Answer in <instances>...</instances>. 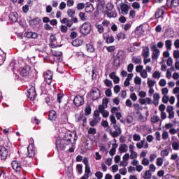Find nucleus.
I'll list each match as a JSON object with an SVG mask.
<instances>
[{"label":"nucleus","instance_id":"nucleus-16","mask_svg":"<svg viewBox=\"0 0 179 179\" xmlns=\"http://www.w3.org/2000/svg\"><path fill=\"white\" fill-rule=\"evenodd\" d=\"M165 12H166V6H162L160 8H157V11L155 12L156 19L163 17V15H164Z\"/></svg>","mask_w":179,"mask_h":179},{"label":"nucleus","instance_id":"nucleus-12","mask_svg":"<svg viewBox=\"0 0 179 179\" xmlns=\"http://www.w3.org/2000/svg\"><path fill=\"white\" fill-rule=\"evenodd\" d=\"M36 155V148H34V144L31 143L27 147V157H34Z\"/></svg>","mask_w":179,"mask_h":179},{"label":"nucleus","instance_id":"nucleus-47","mask_svg":"<svg viewBox=\"0 0 179 179\" xmlns=\"http://www.w3.org/2000/svg\"><path fill=\"white\" fill-rule=\"evenodd\" d=\"M10 66L11 68V71H16V68H17L16 62L15 60H13L10 64Z\"/></svg>","mask_w":179,"mask_h":179},{"label":"nucleus","instance_id":"nucleus-13","mask_svg":"<svg viewBox=\"0 0 179 179\" xmlns=\"http://www.w3.org/2000/svg\"><path fill=\"white\" fill-rule=\"evenodd\" d=\"M62 45L58 44L57 42V37L55 35H51L50 37V46L51 48H58V47H61Z\"/></svg>","mask_w":179,"mask_h":179},{"label":"nucleus","instance_id":"nucleus-50","mask_svg":"<svg viewBox=\"0 0 179 179\" xmlns=\"http://www.w3.org/2000/svg\"><path fill=\"white\" fill-rule=\"evenodd\" d=\"M99 152H101L102 153L107 152V148H106V145H104V144H100L99 145Z\"/></svg>","mask_w":179,"mask_h":179},{"label":"nucleus","instance_id":"nucleus-1","mask_svg":"<svg viewBox=\"0 0 179 179\" xmlns=\"http://www.w3.org/2000/svg\"><path fill=\"white\" fill-rule=\"evenodd\" d=\"M78 141V135L76 131H69L64 135L63 139L57 138L56 140V148L58 151L65 150L68 146L69 152L73 153L76 148V141Z\"/></svg>","mask_w":179,"mask_h":179},{"label":"nucleus","instance_id":"nucleus-36","mask_svg":"<svg viewBox=\"0 0 179 179\" xmlns=\"http://www.w3.org/2000/svg\"><path fill=\"white\" fill-rule=\"evenodd\" d=\"M39 57L43 58L44 59H48V54L45 51H39Z\"/></svg>","mask_w":179,"mask_h":179},{"label":"nucleus","instance_id":"nucleus-11","mask_svg":"<svg viewBox=\"0 0 179 179\" xmlns=\"http://www.w3.org/2000/svg\"><path fill=\"white\" fill-rule=\"evenodd\" d=\"M76 122H79L80 124H82V125L85 127V124L87 122V118L86 117V115L85 114L76 115Z\"/></svg>","mask_w":179,"mask_h":179},{"label":"nucleus","instance_id":"nucleus-44","mask_svg":"<svg viewBox=\"0 0 179 179\" xmlns=\"http://www.w3.org/2000/svg\"><path fill=\"white\" fill-rule=\"evenodd\" d=\"M113 64L115 66H120L121 59H120V56H117V57L115 59Z\"/></svg>","mask_w":179,"mask_h":179},{"label":"nucleus","instance_id":"nucleus-43","mask_svg":"<svg viewBox=\"0 0 179 179\" xmlns=\"http://www.w3.org/2000/svg\"><path fill=\"white\" fill-rule=\"evenodd\" d=\"M144 179H150L152 178V172L150 171H146L143 176Z\"/></svg>","mask_w":179,"mask_h":179},{"label":"nucleus","instance_id":"nucleus-41","mask_svg":"<svg viewBox=\"0 0 179 179\" xmlns=\"http://www.w3.org/2000/svg\"><path fill=\"white\" fill-rule=\"evenodd\" d=\"M148 87H154L155 85H156V81L155 80H150V78H148Z\"/></svg>","mask_w":179,"mask_h":179},{"label":"nucleus","instance_id":"nucleus-31","mask_svg":"<svg viewBox=\"0 0 179 179\" xmlns=\"http://www.w3.org/2000/svg\"><path fill=\"white\" fill-rule=\"evenodd\" d=\"M72 45L73 47H80V45H83V40L76 39V40L73 41Z\"/></svg>","mask_w":179,"mask_h":179},{"label":"nucleus","instance_id":"nucleus-64","mask_svg":"<svg viewBox=\"0 0 179 179\" xmlns=\"http://www.w3.org/2000/svg\"><path fill=\"white\" fill-rule=\"evenodd\" d=\"M173 58L176 59H178L179 58V50H174L173 51Z\"/></svg>","mask_w":179,"mask_h":179},{"label":"nucleus","instance_id":"nucleus-55","mask_svg":"<svg viewBox=\"0 0 179 179\" xmlns=\"http://www.w3.org/2000/svg\"><path fill=\"white\" fill-rule=\"evenodd\" d=\"M77 172L78 174H82V173H83V166L82 164L77 165Z\"/></svg>","mask_w":179,"mask_h":179},{"label":"nucleus","instance_id":"nucleus-34","mask_svg":"<svg viewBox=\"0 0 179 179\" xmlns=\"http://www.w3.org/2000/svg\"><path fill=\"white\" fill-rule=\"evenodd\" d=\"M173 45V43L171 40H166L165 41V47L167 50V51H171V47Z\"/></svg>","mask_w":179,"mask_h":179},{"label":"nucleus","instance_id":"nucleus-53","mask_svg":"<svg viewBox=\"0 0 179 179\" xmlns=\"http://www.w3.org/2000/svg\"><path fill=\"white\" fill-rule=\"evenodd\" d=\"M95 27L97 29L99 33H103L104 31V27L101 24H96Z\"/></svg>","mask_w":179,"mask_h":179},{"label":"nucleus","instance_id":"nucleus-59","mask_svg":"<svg viewBox=\"0 0 179 179\" xmlns=\"http://www.w3.org/2000/svg\"><path fill=\"white\" fill-rule=\"evenodd\" d=\"M131 26H132V24L130 22H128L126 24L122 26V29H124V30H125V31H127V30H129V29H131Z\"/></svg>","mask_w":179,"mask_h":179},{"label":"nucleus","instance_id":"nucleus-28","mask_svg":"<svg viewBox=\"0 0 179 179\" xmlns=\"http://www.w3.org/2000/svg\"><path fill=\"white\" fill-rule=\"evenodd\" d=\"M139 103L140 104H142V105H146V104L150 105L152 104V99L149 97H146L145 99H140Z\"/></svg>","mask_w":179,"mask_h":179},{"label":"nucleus","instance_id":"nucleus-19","mask_svg":"<svg viewBox=\"0 0 179 179\" xmlns=\"http://www.w3.org/2000/svg\"><path fill=\"white\" fill-rule=\"evenodd\" d=\"M166 113H168V118L169 120H173L175 116V113H174V107L171 106H168L166 108Z\"/></svg>","mask_w":179,"mask_h":179},{"label":"nucleus","instance_id":"nucleus-25","mask_svg":"<svg viewBox=\"0 0 179 179\" xmlns=\"http://www.w3.org/2000/svg\"><path fill=\"white\" fill-rule=\"evenodd\" d=\"M25 37L27 38H37L38 37V34L33 31L25 32Z\"/></svg>","mask_w":179,"mask_h":179},{"label":"nucleus","instance_id":"nucleus-5","mask_svg":"<svg viewBox=\"0 0 179 179\" xmlns=\"http://www.w3.org/2000/svg\"><path fill=\"white\" fill-rule=\"evenodd\" d=\"M100 121H101V118H100V113H99V110H94L93 120L90 122V127H96Z\"/></svg>","mask_w":179,"mask_h":179},{"label":"nucleus","instance_id":"nucleus-30","mask_svg":"<svg viewBox=\"0 0 179 179\" xmlns=\"http://www.w3.org/2000/svg\"><path fill=\"white\" fill-rule=\"evenodd\" d=\"M159 100H160V94L159 93L154 94L152 103L155 106H159Z\"/></svg>","mask_w":179,"mask_h":179},{"label":"nucleus","instance_id":"nucleus-23","mask_svg":"<svg viewBox=\"0 0 179 179\" xmlns=\"http://www.w3.org/2000/svg\"><path fill=\"white\" fill-rule=\"evenodd\" d=\"M141 55L144 58H149V57L150 56V50L149 49V47L148 46L143 47V51H142Z\"/></svg>","mask_w":179,"mask_h":179},{"label":"nucleus","instance_id":"nucleus-46","mask_svg":"<svg viewBox=\"0 0 179 179\" xmlns=\"http://www.w3.org/2000/svg\"><path fill=\"white\" fill-rule=\"evenodd\" d=\"M170 152L168 150H162L161 151V156L164 159V157H167L169 156Z\"/></svg>","mask_w":179,"mask_h":179},{"label":"nucleus","instance_id":"nucleus-3","mask_svg":"<svg viewBox=\"0 0 179 179\" xmlns=\"http://www.w3.org/2000/svg\"><path fill=\"white\" fill-rule=\"evenodd\" d=\"M52 71L50 70H48L43 73L45 81L41 85V90L43 92L45 90V87H47V86H50V85H51V82H52Z\"/></svg>","mask_w":179,"mask_h":179},{"label":"nucleus","instance_id":"nucleus-6","mask_svg":"<svg viewBox=\"0 0 179 179\" xmlns=\"http://www.w3.org/2000/svg\"><path fill=\"white\" fill-rule=\"evenodd\" d=\"M37 96V94L36 93V87L31 86L30 88L28 89L27 93V97L28 99H30L31 101L36 100V97Z\"/></svg>","mask_w":179,"mask_h":179},{"label":"nucleus","instance_id":"nucleus-20","mask_svg":"<svg viewBox=\"0 0 179 179\" xmlns=\"http://www.w3.org/2000/svg\"><path fill=\"white\" fill-rule=\"evenodd\" d=\"M11 164L15 171L20 173V170H22V164H20L18 161H13Z\"/></svg>","mask_w":179,"mask_h":179},{"label":"nucleus","instance_id":"nucleus-40","mask_svg":"<svg viewBox=\"0 0 179 179\" xmlns=\"http://www.w3.org/2000/svg\"><path fill=\"white\" fill-rule=\"evenodd\" d=\"M145 142H146V140L143 138L141 141V142H138L136 143V148L137 149H142L143 148V145H145Z\"/></svg>","mask_w":179,"mask_h":179},{"label":"nucleus","instance_id":"nucleus-35","mask_svg":"<svg viewBox=\"0 0 179 179\" xmlns=\"http://www.w3.org/2000/svg\"><path fill=\"white\" fill-rule=\"evenodd\" d=\"M127 36L125 35V32L121 31L117 34V38L118 41L120 40H125Z\"/></svg>","mask_w":179,"mask_h":179},{"label":"nucleus","instance_id":"nucleus-60","mask_svg":"<svg viewBox=\"0 0 179 179\" xmlns=\"http://www.w3.org/2000/svg\"><path fill=\"white\" fill-rule=\"evenodd\" d=\"M60 31H62V33H67L68 32V27L66 25H61Z\"/></svg>","mask_w":179,"mask_h":179},{"label":"nucleus","instance_id":"nucleus-37","mask_svg":"<svg viewBox=\"0 0 179 179\" xmlns=\"http://www.w3.org/2000/svg\"><path fill=\"white\" fill-rule=\"evenodd\" d=\"M78 16L80 20H82V22H86V20H87V17L86 16V13L83 12H80Z\"/></svg>","mask_w":179,"mask_h":179},{"label":"nucleus","instance_id":"nucleus-52","mask_svg":"<svg viewBox=\"0 0 179 179\" xmlns=\"http://www.w3.org/2000/svg\"><path fill=\"white\" fill-rule=\"evenodd\" d=\"M67 15L69 16V17H73L75 16V10H72V9H69L67 10Z\"/></svg>","mask_w":179,"mask_h":179},{"label":"nucleus","instance_id":"nucleus-8","mask_svg":"<svg viewBox=\"0 0 179 179\" xmlns=\"http://www.w3.org/2000/svg\"><path fill=\"white\" fill-rule=\"evenodd\" d=\"M151 51L152 52V59L157 61V59H159V57H160V50L157 48L156 45H152L151 46Z\"/></svg>","mask_w":179,"mask_h":179},{"label":"nucleus","instance_id":"nucleus-42","mask_svg":"<svg viewBox=\"0 0 179 179\" xmlns=\"http://www.w3.org/2000/svg\"><path fill=\"white\" fill-rule=\"evenodd\" d=\"M161 76H162V73L159 71H156L152 73V78L154 79H160Z\"/></svg>","mask_w":179,"mask_h":179},{"label":"nucleus","instance_id":"nucleus-21","mask_svg":"<svg viewBox=\"0 0 179 179\" xmlns=\"http://www.w3.org/2000/svg\"><path fill=\"white\" fill-rule=\"evenodd\" d=\"M8 17L11 23H16L19 19V15L16 12L10 13Z\"/></svg>","mask_w":179,"mask_h":179},{"label":"nucleus","instance_id":"nucleus-33","mask_svg":"<svg viewBox=\"0 0 179 179\" xmlns=\"http://www.w3.org/2000/svg\"><path fill=\"white\" fill-rule=\"evenodd\" d=\"M172 148L173 150H178L179 149V140L176 139L172 142Z\"/></svg>","mask_w":179,"mask_h":179},{"label":"nucleus","instance_id":"nucleus-54","mask_svg":"<svg viewBox=\"0 0 179 179\" xmlns=\"http://www.w3.org/2000/svg\"><path fill=\"white\" fill-rule=\"evenodd\" d=\"M85 115H90V114L92 113V108L90 107V106H86L85 109Z\"/></svg>","mask_w":179,"mask_h":179},{"label":"nucleus","instance_id":"nucleus-18","mask_svg":"<svg viewBox=\"0 0 179 179\" xmlns=\"http://www.w3.org/2000/svg\"><path fill=\"white\" fill-rule=\"evenodd\" d=\"M41 20L38 17H36L34 19L30 20L29 21V24L32 27V29H36L37 26L40 24Z\"/></svg>","mask_w":179,"mask_h":179},{"label":"nucleus","instance_id":"nucleus-39","mask_svg":"<svg viewBox=\"0 0 179 179\" xmlns=\"http://www.w3.org/2000/svg\"><path fill=\"white\" fill-rule=\"evenodd\" d=\"M86 48H87V51H88V52H94L95 49L94 47L93 46V45L88 43L86 45Z\"/></svg>","mask_w":179,"mask_h":179},{"label":"nucleus","instance_id":"nucleus-62","mask_svg":"<svg viewBox=\"0 0 179 179\" xmlns=\"http://www.w3.org/2000/svg\"><path fill=\"white\" fill-rule=\"evenodd\" d=\"M141 78H143V79H146V78H148V72L146 71V70H143L141 73Z\"/></svg>","mask_w":179,"mask_h":179},{"label":"nucleus","instance_id":"nucleus-48","mask_svg":"<svg viewBox=\"0 0 179 179\" xmlns=\"http://www.w3.org/2000/svg\"><path fill=\"white\" fill-rule=\"evenodd\" d=\"M150 164V162L148 158H143V160L141 161V164L143 166H149Z\"/></svg>","mask_w":179,"mask_h":179},{"label":"nucleus","instance_id":"nucleus-14","mask_svg":"<svg viewBox=\"0 0 179 179\" xmlns=\"http://www.w3.org/2000/svg\"><path fill=\"white\" fill-rule=\"evenodd\" d=\"M107 132H109L110 136H113V138H118L120 135L122 134V131L121 129H117L113 131V130L110 129V127H108L106 129Z\"/></svg>","mask_w":179,"mask_h":179},{"label":"nucleus","instance_id":"nucleus-26","mask_svg":"<svg viewBox=\"0 0 179 179\" xmlns=\"http://www.w3.org/2000/svg\"><path fill=\"white\" fill-rule=\"evenodd\" d=\"M85 8L87 13H90L94 10V7H93V4H92L90 2L86 3Z\"/></svg>","mask_w":179,"mask_h":179},{"label":"nucleus","instance_id":"nucleus-63","mask_svg":"<svg viewBox=\"0 0 179 179\" xmlns=\"http://www.w3.org/2000/svg\"><path fill=\"white\" fill-rule=\"evenodd\" d=\"M95 177H96L97 179L103 178V173H101V171L96 172L95 173Z\"/></svg>","mask_w":179,"mask_h":179},{"label":"nucleus","instance_id":"nucleus-24","mask_svg":"<svg viewBox=\"0 0 179 179\" xmlns=\"http://www.w3.org/2000/svg\"><path fill=\"white\" fill-rule=\"evenodd\" d=\"M103 38L107 44H113L114 43V36L111 35H108L107 34H103Z\"/></svg>","mask_w":179,"mask_h":179},{"label":"nucleus","instance_id":"nucleus-17","mask_svg":"<svg viewBox=\"0 0 179 179\" xmlns=\"http://www.w3.org/2000/svg\"><path fill=\"white\" fill-rule=\"evenodd\" d=\"M8 151L3 146H0V157L1 160H6L8 157Z\"/></svg>","mask_w":179,"mask_h":179},{"label":"nucleus","instance_id":"nucleus-32","mask_svg":"<svg viewBox=\"0 0 179 179\" xmlns=\"http://www.w3.org/2000/svg\"><path fill=\"white\" fill-rule=\"evenodd\" d=\"M119 152L120 153H127L128 152V145L127 144H122L119 148Z\"/></svg>","mask_w":179,"mask_h":179},{"label":"nucleus","instance_id":"nucleus-45","mask_svg":"<svg viewBox=\"0 0 179 179\" xmlns=\"http://www.w3.org/2000/svg\"><path fill=\"white\" fill-rule=\"evenodd\" d=\"M160 121V117L157 115H154L151 117V122L153 124H157V122H159Z\"/></svg>","mask_w":179,"mask_h":179},{"label":"nucleus","instance_id":"nucleus-51","mask_svg":"<svg viewBox=\"0 0 179 179\" xmlns=\"http://www.w3.org/2000/svg\"><path fill=\"white\" fill-rule=\"evenodd\" d=\"M134 83L136 85H138L139 86H141V85H142V79L141 78H139L138 76H136L134 78Z\"/></svg>","mask_w":179,"mask_h":179},{"label":"nucleus","instance_id":"nucleus-9","mask_svg":"<svg viewBox=\"0 0 179 179\" xmlns=\"http://www.w3.org/2000/svg\"><path fill=\"white\" fill-rule=\"evenodd\" d=\"M52 57L55 62H61L62 61V52L52 50Z\"/></svg>","mask_w":179,"mask_h":179},{"label":"nucleus","instance_id":"nucleus-27","mask_svg":"<svg viewBox=\"0 0 179 179\" xmlns=\"http://www.w3.org/2000/svg\"><path fill=\"white\" fill-rule=\"evenodd\" d=\"M131 62L136 65H141V64H142V57H141V56H134L131 59Z\"/></svg>","mask_w":179,"mask_h":179},{"label":"nucleus","instance_id":"nucleus-58","mask_svg":"<svg viewBox=\"0 0 179 179\" xmlns=\"http://www.w3.org/2000/svg\"><path fill=\"white\" fill-rule=\"evenodd\" d=\"M104 84L107 87H111V86H113V82L108 79L104 80Z\"/></svg>","mask_w":179,"mask_h":179},{"label":"nucleus","instance_id":"nucleus-56","mask_svg":"<svg viewBox=\"0 0 179 179\" xmlns=\"http://www.w3.org/2000/svg\"><path fill=\"white\" fill-rule=\"evenodd\" d=\"M110 120L112 125L117 124V120H115V116L114 115H110Z\"/></svg>","mask_w":179,"mask_h":179},{"label":"nucleus","instance_id":"nucleus-15","mask_svg":"<svg viewBox=\"0 0 179 179\" xmlns=\"http://www.w3.org/2000/svg\"><path fill=\"white\" fill-rule=\"evenodd\" d=\"M122 15H128L129 10V6L125 3H121L118 5Z\"/></svg>","mask_w":179,"mask_h":179},{"label":"nucleus","instance_id":"nucleus-49","mask_svg":"<svg viewBox=\"0 0 179 179\" xmlns=\"http://www.w3.org/2000/svg\"><path fill=\"white\" fill-rule=\"evenodd\" d=\"M156 164L157 166H158V167H162V166H163V158L158 157L157 159Z\"/></svg>","mask_w":179,"mask_h":179},{"label":"nucleus","instance_id":"nucleus-29","mask_svg":"<svg viewBox=\"0 0 179 179\" xmlns=\"http://www.w3.org/2000/svg\"><path fill=\"white\" fill-rule=\"evenodd\" d=\"M48 118L50 121H55L57 120V112L55 110H50Z\"/></svg>","mask_w":179,"mask_h":179},{"label":"nucleus","instance_id":"nucleus-10","mask_svg":"<svg viewBox=\"0 0 179 179\" xmlns=\"http://www.w3.org/2000/svg\"><path fill=\"white\" fill-rule=\"evenodd\" d=\"M100 96H101V92L99 88L93 87L91 90L90 97L92 99V100H97V99H100Z\"/></svg>","mask_w":179,"mask_h":179},{"label":"nucleus","instance_id":"nucleus-7","mask_svg":"<svg viewBox=\"0 0 179 179\" xmlns=\"http://www.w3.org/2000/svg\"><path fill=\"white\" fill-rule=\"evenodd\" d=\"M73 103L76 107H80L85 104V96L82 95H76L73 99Z\"/></svg>","mask_w":179,"mask_h":179},{"label":"nucleus","instance_id":"nucleus-61","mask_svg":"<svg viewBox=\"0 0 179 179\" xmlns=\"http://www.w3.org/2000/svg\"><path fill=\"white\" fill-rule=\"evenodd\" d=\"M168 138H169V131H164L162 133V139H164V141H166Z\"/></svg>","mask_w":179,"mask_h":179},{"label":"nucleus","instance_id":"nucleus-4","mask_svg":"<svg viewBox=\"0 0 179 179\" xmlns=\"http://www.w3.org/2000/svg\"><path fill=\"white\" fill-rule=\"evenodd\" d=\"M90 31H92V24L89 22L83 23L80 27V33L83 34V36H87V34H90Z\"/></svg>","mask_w":179,"mask_h":179},{"label":"nucleus","instance_id":"nucleus-2","mask_svg":"<svg viewBox=\"0 0 179 179\" xmlns=\"http://www.w3.org/2000/svg\"><path fill=\"white\" fill-rule=\"evenodd\" d=\"M20 75L24 78H37V71L32 69L29 65H25L20 71Z\"/></svg>","mask_w":179,"mask_h":179},{"label":"nucleus","instance_id":"nucleus-57","mask_svg":"<svg viewBox=\"0 0 179 179\" xmlns=\"http://www.w3.org/2000/svg\"><path fill=\"white\" fill-rule=\"evenodd\" d=\"M133 139L134 142H139V141H141V136L138 134H134L133 135Z\"/></svg>","mask_w":179,"mask_h":179},{"label":"nucleus","instance_id":"nucleus-22","mask_svg":"<svg viewBox=\"0 0 179 179\" xmlns=\"http://www.w3.org/2000/svg\"><path fill=\"white\" fill-rule=\"evenodd\" d=\"M166 5L169 8H177L178 6V0H166Z\"/></svg>","mask_w":179,"mask_h":179},{"label":"nucleus","instance_id":"nucleus-38","mask_svg":"<svg viewBox=\"0 0 179 179\" xmlns=\"http://www.w3.org/2000/svg\"><path fill=\"white\" fill-rule=\"evenodd\" d=\"M106 16L108 17H117V11H112V12H110V11H108L106 13Z\"/></svg>","mask_w":179,"mask_h":179}]
</instances>
